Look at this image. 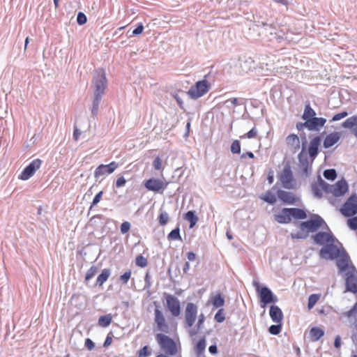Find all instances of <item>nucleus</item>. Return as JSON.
Returning <instances> with one entry per match:
<instances>
[{
  "mask_svg": "<svg viewBox=\"0 0 357 357\" xmlns=\"http://www.w3.org/2000/svg\"><path fill=\"white\" fill-rule=\"evenodd\" d=\"M246 157H248V158H250L252 159V158H255V155H254V154H253V153H252V152H251V151H247V152H245V153H243L241 155V158H245Z\"/></svg>",
  "mask_w": 357,
  "mask_h": 357,
  "instance_id": "obj_63",
  "label": "nucleus"
},
{
  "mask_svg": "<svg viewBox=\"0 0 357 357\" xmlns=\"http://www.w3.org/2000/svg\"><path fill=\"white\" fill-rule=\"evenodd\" d=\"M102 96H100L99 94H94V98L93 100V106L91 109V113L93 116H96L98 111L99 104L101 100V98Z\"/></svg>",
  "mask_w": 357,
  "mask_h": 357,
  "instance_id": "obj_34",
  "label": "nucleus"
},
{
  "mask_svg": "<svg viewBox=\"0 0 357 357\" xmlns=\"http://www.w3.org/2000/svg\"><path fill=\"white\" fill-rule=\"evenodd\" d=\"M341 135V132H333L327 135L324 140V147L328 149L335 145L340 139Z\"/></svg>",
  "mask_w": 357,
  "mask_h": 357,
  "instance_id": "obj_24",
  "label": "nucleus"
},
{
  "mask_svg": "<svg viewBox=\"0 0 357 357\" xmlns=\"http://www.w3.org/2000/svg\"><path fill=\"white\" fill-rule=\"evenodd\" d=\"M320 298V295L317 294H311L308 298L307 307L311 310Z\"/></svg>",
  "mask_w": 357,
  "mask_h": 357,
  "instance_id": "obj_38",
  "label": "nucleus"
},
{
  "mask_svg": "<svg viewBox=\"0 0 357 357\" xmlns=\"http://www.w3.org/2000/svg\"><path fill=\"white\" fill-rule=\"evenodd\" d=\"M225 319L224 310L223 309H220L215 315V320L218 323H221Z\"/></svg>",
  "mask_w": 357,
  "mask_h": 357,
  "instance_id": "obj_50",
  "label": "nucleus"
},
{
  "mask_svg": "<svg viewBox=\"0 0 357 357\" xmlns=\"http://www.w3.org/2000/svg\"><path fill=\"white\" fill-rule=\"evenodd\" d=\"M348 184L344 179L338 181L334 185H329L328 193L332 194L335 197H340L344 195L348 191Z\"/></svg>",
  "mask_w": 357,
  "mask_h": 357,
  "instance_id": "obj_19",
  "label": "nucleus"
},
{
  "mask_svg": "<svg viewBox=\"0 0 357 357\" xmlns=\"http://www.w3.org/2000/svg\"><path fill=\"white\" fill-rule=\"evenodd\" d=\"M282 330V324H276L269 327L268 331L272 335H278Z\"/></svg>",
  "mask_w": 357,
  "mask_h": 357,
  "instance_id": "obj_45",
  "label": "nucleus"
},
{
  "mask_svg": "<svg viewBox=\"0 0 357 357\" xmlns=\"http://www.w3.org/2000/svg\"><path fill=\"white\" fill-rule=\"evenodd\" d=\"M42 160L37 158L32 160L30 164L26 166L19 176V179L26 181L30 178L36 172L40 167Z\"/></svg>",
  "mask_w": 357,
  "mask_h": 357,
  "instance_id": "obj_14",
  "label": "nucleus"
},
{
  "mask_svg": "<svg viewBox=\"0 0 357 357\" xmlns=\"http://www.w3.org/2000/svg\"><path fill=\"white\" fill-rule=\"evenodd\" d=\"M168 238L169 240H181L180 229L178 227L173 229L169 234Z\"/></svg>",
  "mask_w": 357,
  "mask_h": 357,
  "instance_id": "obj_42",
  "label": "nucleus"
},
{
  "mask_svg": "<svg viewBox=\"0 0 357 357\" xmlns=\"http://www.w3.org/2000/svg\"><path fill=\"white\" fill-rule=\"evenodd\" d=\"M154 323L156 326V329L162 333L168 334L176 331L177 324L172 319H167L158 307L154 310Z\"/></svg>",
  "mask_w": 357,
  "mask_h": 357,
  "instance_id": "obj_3",
  "label": "nucleus"
},
{
  "mask_svg": "<svg viewBox=\"0 0 357 357\" xmlns=\"http://www.w3.org/2000/svg\"><path fill=\"white\" fill-rule=\"evenodd\" d=\"M174 97L176 99L179 107L183 109V100H181V98L177 94H175L174 96Z\"/></svg>",
  "mask_w": 357,
  "mask_h": 357,
  "instance_id": "obj_64",
  "label": "nucleus"
},
{
  "mask_svg": "<svg viewBox=\"0 0 357 357\" xmlns=\"http://www.w3.org/2000/svg\"><path fill=\"white\" fill-rule=\"evenodd\" d=\"M277 195L280 200L287 204H294L299 201V198L290 192L279 190Z\"/></svg>",
  "mask_w": 357,
  "mask_h": 357,
  "instance_id": "obj_20",
  "label": "nucleus"
},
{
  "mask_svg": "<svg viewBox=\"0 0 357 357\" xmlns=\"http://www.w3.org/2000/svg\"><path fill=\"white\" fill-rule=\"evenodd\" d=\"M155 340L165 354L169 356L181 355V347L179 341H175L162 333L155 335Z\"/></svg>",
  "mask_w": 357,
  "mask_h": 357,
  "instance_id": "obj_2",
  "label": "nucleus"
},
{
  "mask_svg": "<svg viewBox=\"0 0 357 357\" xmlns=\"http://www.w3.org/2000/svg\"><path fill=\"white\" fill-rule=\"evenodd\" d=\"M168 185L169 182L156 178H151L144 182V185L148 190L157 192L165 190Z\"/></svg>",
  "mask_w": 357,
  "mask_h": 357,
  "instance_id": "obj_10",
  "label": "nucleus"
},
{
  "mask_svg": "<svg viewBox=\"0 0 357 357\" xmlns=\"http://www.w3.org/2000/svg\"><path fill=\"white\" fill-rule=\"evenodd\" d=\"M204 321H205V317L202 313L199 314V316L198 317V321H197V331L202 328Z\"/></svg>",
  "mask_w": 357,
  "mask_h": 357,
  "instance_id": "obj_56",
  "label": "nucleus"
},
{
  "mask_svg": "<svg viewBox=\"0 0 357 357\" xmlns=\"http://www.w3.org/2000/svg\"><path fill=\"white\" fill-rule=\"evenodd\" d=\"M337 266L340 271H349L351 268H354L349 264V261L347 257H342L337 260Z\"/></svg>",
  "mask_w": 357,
  "mask_h": 357,
  "instance_id": "obj_27",
  "label": "nucleus"
},
{
  "mask_svg": "<svg viewBox=\"0 0 357 357\" xmlns=\"http://www.w3.org/2000/svg\"><path fill=\"white\" fill-rule=\"evenodd\" d=\"M102 195L103 192L100 191L95 196L93 199L92 206L96 205L101 200Z\"/></svg>",
  "mask_w": 357,
  "mask_h": 357,
  "instance_id": "obj_60",
  "label": "nucleus"
},
{
  "mask_svg": "<svg viewBox=\"0 0 357 357\" xmlns=\"http://www.w3.org/2000/svg\"><path fill=\"white\" fill-rule=\"evenodd\" d=\"M260 198L271 204H275L277 201L275 195L271 191H267L265 195L263 197H260Z\"/></svg>",
  "mask_w": 357,
  "mask_h": 357,
  "instance_id": "obj_37",
  "label": "nucleus"
},
{
  "mask_svg": "<svg viewBox=\"0 0 357 357\" xmlns=\"http://www.w3.org/2000/svg\"><path fill=\"white\" fill-rule=\"evenodd\" d=\"M158 220L160 225H165L169 221V215L167 212H161L158 216Z\"/></svg>",
  "mask_w": 357,
  "mask_h": 357,
  "instance_id": "obj_44",
  "label": "nucleus"
},
{
  "mask_svg": "<svg viewBox=\"0 0 357 357\" xmlns=\"http://www.w3.org/2000/svg\"><path fill=\"white\" fill-rule=\"evenodd\" d=\"M121 232L122 234L127 233L130 229V223L129 222L125 221L121 225Z\"/></svg>",
  "mask_w": 357,
  "mask_h": 357,
  "instance_id": "obj_53",
  "label": "nucleus"
},
{
  "mask_svg": "<svg viewBox=\"0 0 357 357\" xmlns=\"http://www.w3.org/2000/svg\"><path fill=\"white\" fill-rule=\"evenodd\" d=\"M347 225L351 229L356 230L357 229V217H353L351 218L348 219Z\"/></svg>",
  "mask_w": 357,
  "mask_h": 357,
  "instance_id": "obj_49",
  "label": "nucleus"
},
{
  "mask_svg": "<svg viewBox=\"0 0 357 357\" xmlns=\"http://www.w3.org/2000/svg\"><path fill=\"white\" fill-rule=\"evenodd\" d=\"M111 275V271L109 268H104L101 273L97 277L96 285L102 287V284L108 280Z\"/></svg>",
  "mask_w": 357,
  "mask_h": 357,
  "instance_id": "obj_29",
  "label": "nucleus"
},
{
  "mask_svg": "<svg viewBox=\"0 0 357 357\" xmlns=\"http://www.w3.org/2000/svg\"><path fill=\"white\" fill-rule=\"evenodd\" d=\"M87 21L86 16L84 13L79 12L77 14V22L79 25L84 24Z\"/></svg>",
  "mask_w": 357,
  "mask_h": 357,
  "instance_id": "obj_51",
  "label": "nucleus"
},
{
  "mask_svg": "<svg viewBox=\"0 0 357 357\" xmlns=\"http://www.w3.org/2000/svg\"><path fill=\"white\" fill-rule=\"evenodd\" d=\"M257 135V130L255 127L252 128L249 132L247 133L240 136L241 139H245V138H255Z\"/></svg>",
  "mask_w": 357,
  "mask_h": 357,
  "instance_id": "obj_48",
  "label": "nucleus"
},
{
  "mask_svg": "<svg viewBox=\"0 0 357 357\" xmlns=\"http://www.w3.org/2000/svg\"><path fill=\"white\" fill-rule=\"evenodd\" d=\"M346 291L354 294L357 293V271L355 268H351L347 272Z\"/></svg>",
  "mask_w": 357,
  "mask_h": 357,
  "instance_id": "obj_17",
  "label": "nucleus"
},
{
  "mask_svg": "<svg viewBox=\"0 0 357 357\" xmlns=\"http://www.w3.org/2000/svg\"><path fill=\"white\" fill-rule=\"evenodd\" d=\"M93 84L95 85L94 94L102 96L107 86L105 72L102 68L97 69L93 76Z\"/></svg>",
  "mask_w": 357,
  "mask_h": 357,
  "instance_id": "obj_6",
  "label": "nucleus"
},
{
  "mask_svg": "<svg viewBox=\"0 0 357 357\" xmlns=\"http://www.w3.org/2000/svg\"><path fill=\"white\" fill-rule=\"evenodd\" d=\"M324 335L323 329L319 327H312L310 331V337L312 342L318 341Z\"/></svg>",
  "mask_w": 357,
  "mask_h": 357,
  "instance_id": "obj_28",
  "label": "nucleus"
},
{
  "mask_svg": "<svg viewBox=\"0 0 357 357\" xmlns=\"http://www.w3.org/2000/svg\"><path fill=\"white\" fill-rule=\"evenodd\" d=\"M342 126L351 130L352 132L353 128L357 126V116H353L348 118L343 123Z\"/></svg>",
  "mask_w": 357,
  "mask_h": 357,
  "instance_id": "obj_33",
  "label": "nucleus"
},
{
  "mask_svg": "<svg viewBox=\"0 0 357 357\" xmlns=\"http://www.w3.org/2000/svg\"><path fill=\"white\" fill-rule=\"evenodd\" d=\"M211 84L206 79L198 81L190 87L188 95L192 99H198L204 96L210 89Z\"/></svg>",
  "mask_w": 357,
  "mask_h": 357,
  "instance_id": "obj_4",
  "label": "nucleus"
},
{
  "mask_svg": "<svg viewBox=\"0 0 357 357\" xmlns=\"http://www.w3.org/2000/svg\"><path fill=\"white\" fill-rule=\"evenodd\" d=\"M131 271L128 270L120 276V280L123 284H126L131 277Z\"/></svg>",
  "mask_w": 357,
  "mask_h": 357,
  "instance_id": "obj_52",
  "label": "nucleus"
},
{
  "mask_svg": "<svg viewBox=\"0 0 357 357\" xmlns=\"http://www.w3.org/2000/svg\"><path fill=\"white\" fill-rule=\"evenodd\" d=\"M144 31V26L142 25V24H139L138 25V26L135 29L132 31V34L133 35H139V34H141Z\"/></svg>",
  "mask_w": 357,
  "mask_h": 357,
  "instance_id": "obj_61",
  "label": "nucleus"
},
{
  "mask_svg": "<svg viewBox=\"0 0 357 357\" xmlns=\"http://www.w3.org/2000/svg\"><path fill=\"white\" fill-rule=\"evenodd\" d=\"M326 229L328 230V231L318 232L313 236V239L317 244L326 246L333 242L337 241L329 228L328 227Z\"/></svg>",
  "mask_w": 357,
  "mask_h": 357,
  "instance_id": "obj_15",
  "label": "nucleus"
},
{
  "mask_svg": "<svg viewBox=\"0 0 357 357\" xmlns=\"http://www.w3.org/2000/svg\"><path fill=\"white\" fill-rule=\"evenodd\" d=\"M119 167V164L112 161L108 165H100L94 172V177L98 178L105 174H112Z\"/></svg>",
  "mask_w": 357,
  "mask_h": 357,
  "instance_id": "obj_18",
  "label": "nucleus"
},
{
  "mask_svg": "<svg viewBox=\"0 0 357 357\" xmlns=\"http://www.w3.org/2000/svg\"><path fill=\"white\" fill-rule=\"evenodd\" d=\"M324 176L331 181H334L337 177L336 171L334 169H326L324 172Z\"/></svg>",
  "mask_w": 357,
  "mask_h": 357,
  "instance_id": "obj_41",
  "label": "nucleus"
},
{
  "mask_svg": "<svg viewBox=\"0 0 357 357\" xmlns=\"http://www.w3.org/2000/svg\"><path fill=\"white\" fill-rule=\"evenodd\" d=\"M135 264L139 267L144 268L148 265V261L146 258L139 255L135 259Z\"/></svg>",
  "mask_w": 357,
  "mask_h": 357,
  "instance_id": "obj_40",
  "label": "nucleus"
},
{
  "mask_svg": "<svg viewBox=\"0 0 357 357\" xmlns=\"http://www.w3.org/2000/svg\"><path fill=\"white\" fill-rule=\"evenodd\" d=\"M340 213L345 217H352L357 213V195H351L340 208Z\"/></svg>",
  "mask_w": 357,
  "mask_h": 357,
  "instance_id": "obj_8",
  "label": "nucleus"
},
{
  "mask_svg": "<svg viewBox=\"0 0 357 357\" xmlns=\"http://www.w3.org/2000/svg\"><path fill=\"white\" fill-rule=\"evenodd\" d=\"M316 112L311 107L310 102H307L305 104L304 112L302 115V119L307 121V119H310L312 118L315 117Z\"/></svg>",
  "mask_w": 357,
  "mask_h": 357,
  "instance_id": "obj_31",
  "label": "nucleus"
},
{
  "mask_svg": "<svg viewBox=\"0 0 357 357\" xmlns=\"http://www.w3.org/2000/svg\"><path fill=\"white\" fill-rule=\"evenodd\" d=\"M126 180L123 176L119 177L116 181V187L121 188L126 185Z\"/></svg>",
  "mask_w": 357,
  "mask_h": 357,
  "instance_id": "obj_58",
  "label": "nucleus"
},
{
  "mask_svg": "<svg viewBox=\"0 0 357 357\" xmlns=\"http://www.w3.org/2000/svg\"><path fill=\"white\" fill-rule=\"evenodd\" d=\"M335 242H333L326 246H324L319 250V256L321 258L324 259H334L340 256V249L335 244Z\"/></svg>",
  "mask_w": 357,
  "mask_h": 357,
  "instance_id": "obj_13",
  "label": "nucleus"
},
{
  "mask_svg": "<svg viewBox=\"0 0 357 357\" xmlns=\"http://www.w3.org/2000/svg\"><path fill=\"white\" fill-rule=\"evenodd\" d=\"M274 220L280 224H288L291 221L290 208H284L274 215Z\"/></svg>",
  "mask_w": 357,
  "mask_h": 357,
  "instance_id": "obj_22",
  "label": "nucleus"
},
{
  "mask_svg": "<svg viewBox=\"0 0 357 357\" xmlns=\"http://www.w3.org/2000/svg\"><path fill=\"white\" fill-rule=\"evenodd\" d=\"M84 345L89 351H91L95 348V344L90 338L85 340Z\"/></svg>",
  "mask_w": 357,
  "mask_h": 357,
  "instance_id": "obj_54",
  "label": "nucleus"
},
{
  "mask_svg": "<svg viewBox=\"0 0 357 357\" xmlns=\"http://www.w3.org/2000/svg\"><path fill=\"white\" fill-rule=\"evenodd\" d=\"M348 115V113L347 112H342L340 113L336 114L333 116L332 121H339L344 117H346Z\"/></svg>",
  "mask_w": 357,
  "mask_h": 357,
  "instance_id": "obj_55",
  "label": "nucleus"
},
{
  "mask_svg": "<svg viewBox=\"0 0 357 357\" xmlns=\"http://www.w3.org/2000/svg\"><path fill=\"white\" fill-rule=\"evenodd\" d=\"M155 169L159 170L162 167V160L159 157H156L153 162Z\"/></svg>",
  "mask_w": 357,
  "mask_h": 357,
  "instance_id": "obj_59",
  "label": "nucleus"
},
{
  "mask_svg": "<svg viewBox=\"0 0 357 357\" xmlns=\"http://www.w3.org/2000/svg\"><path fill=\"white\" fill-rule=\"evenodd\" d=\"M112 333L110 332L107 334V337L103 343V347H108L109 346H110L112 343Z\"/></svg>",
  "mask_w": 357,
  "mask_h": 357,
  "instance_id": "obj_57",
  "label": "nucleus"
},
{
  "mask_svg": "<svg viewBox=\"0 0 357 357\" xmlns=\"http://www.w3.org/2000/svg\"><path fill=\"white\" fill-rule=\"evenodd\" d=\"M151 354V350L148 346L143 347L137 351V357H147Z\"/></svg>",
  "mask_w": 357,
  "mask_h": 357,
  "instance_id": "obj_46",
  "label": "nucleus"
},
{
  "mask_svg": "<svg viewBox=\"0 0 357 357\" xmlns=\"http://www.w3.org/2000/svg\"><path fill=\"white\" fill-rule=\"evenodd\" d=\"M291 218L298 220H303L307 218L306 212L298 208H290Z\"/></svg>",
  "mask_w": 357,
  "mask_h": 357,
  "instance_id": "obj_30",
  "label": "nucleus"
},
{
  "mask_svg": "<svg viewBox=\"0 0 357 357\" xmlns=\"http://www.w3.org/2000/svg\"><path fill=\"white\" fill-rule=\"evenodd\" d=\"M98 268L96 266H92L86 272L85 275V281H89L93 278L98 273Z\"/></svg>",
  "mask_w": 357,
  "mask_h": 357,
  "instance_id": "obj_39",
  "label": "nucleus"
},
{
  "mask_svg": "<svg viewBox=\"0 0 357 357\" xmlns=\"http://www.w3.org/2000/svg\"><path fill=\"white\" fill-rule=\"evenodd\" d=\"M256 290L259 294L261 303H264V305H261V307H265L268 303H276L278 301V298L268 287H260L259 285L257 284Z\"/></svg>",
  "mask_w": 357,
  "mask_h": 357,
  "instance_id": "obj_11",
  "label": "nucleus"
},
{
  "mask_svg": "<svg viewBox=\"0 0 357 357\" xmlns=\"http://www.w3.org/2000/svg\"><path fill=\"white\" fill-rule=\"evenodd\" d=\"M212 304L215 307H222L225 304V299L220 294H217L212 298Z\"/></svg>",
  "mask_w": 357,
  "mask_h": 357,
  "instance_id": "obj_36",
  "label": "nucleus"
},
{
  "mask_svg": "<svg viewBox=\"0 0 357 357\" xmlns=\"http://www.w3.org/2000/svg\"><path fill=\"white\" fill-rule=\"evenodd\" d=\"M320 142L321 137L319 136L314 137L310 141L308 153L312 158L311 162H309L307 153H303V151H301L298 155L300 168L303 174L305 176H307L311 172L312 162L318 154V149L320 145Z\"/></svg>",
  "mask_w": 357,
  "mask_h": 357,
  "instance_id": "obj_1",
  "label": "nucleus"
},
{
  "mask_svg": "<svg viewBox=\"0 0 357 357\" xmlns=\"http://www.w3.org/2000/svg\"><path fill=\"white\" fill-rule=\"evenodd\" d=\"M112 321V316L111 314H107L100 316L98 319V325L101 327H107Z\"/></svg>",
  "mask_w": 357,
  "mask_h": 357,
  "instance_id": "obj_32",
  "label": "nucleus"
},
{
  "mask_svg": "<svg viewBox=\"0 0 357 357\" xmlns=\"http://www.w3.org/2000/svg\"><path fill=\"white\" fill-rule=\"evenodd\" d=\"M287 147L293 152H297L301 148V142L297 135L291 134L286 138Z\"/></svg>",
  "mask_w": 357,
  "mask_h": 357,
  "instance_id": "obj_23",
  "label": "nucleus"
},
{
  "mask_svg": "<svg viewBox=\"0 0 357 357\" xmlns=\"http://www.w3.org/2000/svg\"><path fill=\"white\" fill-rule=\"evenodd\" d=\"M326 122V119L315 116L310 119H307V121H305V124L307 125V128L309 130L319 131L320 128L325 125Z\"/></svg>",
  "mask_w": 357,
  "mask_h": 357,
  "instance_id": "obj_21",
  "label": "nucleus"
},
{
  "mask_svg": "<svg viewBox=\"0 0 357 357\" xmlns=\"http://www.w3.org/2000/svg\"><path fill=\"white\" fill-rule=\"evenodd\" d=\"M302 225L306 227L308 233L316 231L319 229L328 228L325 221L318 215H314L309 220L302 222Z\"/></svg>",
  "mask_w": 357,
  "mask_h": 357,
  "instance_id": "obj_7",
  "label": "nucleus"
},
{
  "mask_svg": "<svg viewBox=\"0 0 357 357\" xmlns=\"http://www.w3.org/2000/svg\"><path fill=\"white\" fill-rule=\"evenodd\" d=\"M231 151L234 154H238L241 153V144L238 140H234L231 145Z\"/></svg>",
  "mask_w": 357,
  "mask_h": 357,
  "instance_id": "obj_43",
  "label": "nucleus"
},
{
  "mask_svg": "<svg viewBox=\"0 0 357 357\" xmlns=\"http://www.w3.org/2000/svg\"><path fill=\"white\" fill-rule=\"evenodd\" d=\"M344 314L347 317H351L354 316L355 317V322L357 325V302L355 303L354 307L350 310L346 312Z\"/></svg>",
  "mask_w": 357,
  "mask_h": 357,
  "instance_id": "obj_47",
  "label": "nucleus"
},
{
  "mask_svg": "<svg viewBox=\"0 0 357 357\" xmlns=\"http://www.w3.org/2000/svg\"><path fill=\"white\" fill-rule=\"evenodd\" d=\"M185 322L188 327H192L197 319V306L192 303H188L186 305L185 309Z\"/></svg>",
  "mask_w": 357,
  "mask_h": 357,
  "instance_id": "obj_16",
  "label": "nucleus"
},
{
  "mask_svg": "<svg viewBox=\"0 0 357 357\" xmlns=\"http://www.w3.org/2000/svg\"><path fill=\"white\" fill-rule=\"evenodd\" d=\"M166 305L173 317H178L181 314V308L179 300L174 295L169 294H164Z\"/></svg>",
  "mask_w": 357,
  "mask_h": 357,
  "instance_id": "obj_9",
  "label": "nucleus"
},
{
  "mask_svg": "<svg viewBox=\"0 0 357 357\" xmlns=\"http://www.w3.org/2000/svg\"><path fill=\"white\" fill-rule=\"evenodd\" d=\"M206 344L204 340H201L197 342V348L199 351H203L205 349Z\"/></svg>",
  "mask_w": 357,
  "mask_h": 357,
  "instance_id": "obj_62",
  "label": "nucleus"
},
{
  "mask_svg": "<svg viewBox=\"0 0 357 357\" xmlns=\"http://www.w3.org/2000/svg\"><path fill=\"white\" fill-rule=\"evenodd\" d=\"M269 314L272 321L276 324L282 323L283 319V313L281 309L275 305H273L270 307Z\"/></svg>",
  "mask_w": 357,
  "mask_h": 357,
  "instance_id": "obj_26",
  "label": "nucleus"
},
{
  "mask_svg": "<svg viewBox=\"0 0 357 357\" xmlns=\"http://www.w3.org/2000/svg\"><path fill=\"white\" fill-rule=\"evenodd\" d=\"M185 218L190 222V227L192 228L197 223L198 218L194 211H189L185 215Z\"/></svg>",
  "mask_w": 357,
  "mask_h": 357,
  "instance_id": "obj_35",
  "label": "nucleus"
},
{
  "mask_svg": "<svg viewBox=\"0 0 357 357\" xmlns=\"http://www.w3.org/2000/svg\"><path fill=\"white\" fill-rule=\"evenodd\" d=\"M279 180L284 188L291 190L296 187V179L294 178L293 172L289 165L284 166L279 176Z\"/></svg>",
  "mask_w": 357,
  "mask_h": 357,
  "instance_id": "obj_5",
  "label": "nucleus"
},
{
  "mask_svg": "<svg viewBox=\"0 0 357 357\" xmlns=\"http://www.w3.org/2000/svg\"><path fill=\"white\" fill-rule=\"evenodd\" d=\"M298 229L293 231L290 236L293 239H305L309 236V233L306 227L302 225V222L296 223Z\"/></svg>",
  "mask_w": 357,
  "mask_h": 357,
  "instance_id": "obj_25",
  "label": "nucleus"
},
{
  "mask_svg": "<svg viewBox=\"0 0 357 357\" xmlns=\"http://www.w3.org/2000/svg\"><path fill=\"white\" fill-rule=\"evenodd\" d=\"M329 184L324 181L320 176L317 179L312 183L311 190L314 197L321 198L323 194L328 193Z\"/></svg>",
  "mask_w": 357,
  "mask_h": 357,
  "instance_id": "obj_12",
  "label": "nucleus"
}]
</instances>
